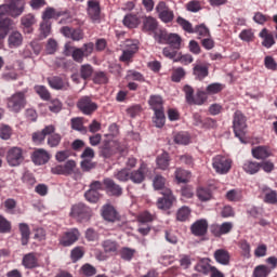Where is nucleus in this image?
Listing matches in <instances>:
<instances>
[{"mask_svg":"<svg viewBox=\"0 0 277 277\" xmlns=\"http://www.w3.org/2000/svg\"><path fill=\"white\" fill-rule=\"evenodd\" d=\"M9 233H12V222L6 220L5 216L0 214V234L1 235H8Z\"/></svg>","mask_w":277,"mask_h":277,"instance_id":"nucleus-45","label":"nucleus"},{"mask_svg":"<svg viewBox=\"0 0 277 277\" xmlns=\"http://www.w3.org/2000/svg\"><path fill=\"white\" fill-rule=\"evenodd\" d=\"M48 137V146H50V148H56V146H60V143L62 142V135L53 132Z\"/></svg>","mask_w":277,"mask_h":277,"instance_id":"nucleus-56","label":"nucleus"},{"mask_svg":"<svg viewBox=\"0 0 277 277\" xmlns=\"http://www.w3.org/2000/svg\"><path fill=\"white\" fill-rule=\"evenodd\" d=\"M103 185H104V192H106L107 196L120 198V196H122L123 194L122 186H120L109 177H106L103 180Z\"/></svg>","mask_w":277,"mask_h":277,"instance_id":"nucleus-12","label":"nucleus"},{"mask_svg":"<svg viewBox=\"0 0 277 277\" xmlns=\"http://www.w3.org/2000/svg\"><path fill=\"white\" fill-rule=\"evenodd\" d=\"M135 53H137V45L132 44L130 49L123 50L122 55L120 56V62H131Z\"/></svg>","mask_w":277,"mask_h":277,"instance_id":"nucleus-44","label":"nucleus"},{"mask_svg":"<svg viewBox=\"0 0 277 277\" xmlns=\"http://www.w3.org/2000/svg\"><path fill=\"white\" fill-rule=\"evenodd\" d=\"M135 249H131L129 247H123L121 250H120V258L123 260V261H132L133 260V256H135Z\"/></svg>","mask_w":277,"mask_h":277,"instance_id":"nucleus-54","label":"nucleus"},{"mask_svg":"<svg viewBox=\"0 0 277 277\" xmlns=\"http://www.w3.org/2000/svg\"><path fill=\"white\" fill-rule=\"evenodd\" d=\"M183 92L185 94V100L188 105H193L194 103V88L189 84L183 87Z\"/></svg>","mask_w":277,"mask_h":277,"instance_id":"nucleus-60","label":"nucleus"},{"mask_svg":"<svg viewBox=\"0 0 277 277\" xmlns=\"http://www.w3.org/2000/svg\"><path fill=\"white\" fill-rule=\"evenodd\" d=\"M169 35L166 29L156 28V30H154V38L158 44H166Z\"/></svg>","mask_w":277,"mask_h":277,"instance_id":"nucleus-39","label":"nucleus"},{"mask_svg":"<svg viewBox=\"0 0 277 277\" xmlns=\"http://www.w3.org/2000/svg\"><path fill=\"white\" fill-rule=\"evenodd\" d=\"M6 161L11 168H16L25 161V156L23 155V148L11 147L6 153Z\"/></svg>","mask_w":277,"mask_h":277,"instance_id":"nucleus-5","label":"nucleus"},{"mask_svg":"<svg viewBox=\"0 0 277 277\" xmlns=\"http://www.w3.org/2000/svg\"><path fill=\"white\" fill-rule=\"evenodd\" d=\"M27 91H19L13 94L11 97L6 100V107L13 114L21 113L22 109H25L27 105V97L25 96Z\"/></svg>","mask_w":277,"mask_h":277,"instance_id":"nucleus-1","label":"nucleus"},{"mask_svg":"<svg viewBox=\"0 0 277 277\" xmlns=\"http://www.w3.org/2000/svg\"><path fill=\"white\" fill-rule=\"evenodd\" d=\"M193 75L198 81H202L209 77V67L205 64H195L193 67Z\"/></svg>","mask_w":277,"mask_h":277,"instance_id":"nucleus-21","label":"nucleus"},{"mask_svg":"<svg viewBox=\"0 0 277 277\" xmlns=\"http://www.w3.org/2000/svg\"><path fill=\"white\" fill-rule=\"evenodd\" d=\"M13 133L14 130L12 129V127L5 123L0 124V140L8 142V140L12 138Z\"/></svg>","mask_w":277,"mask_h":277,"instance_id":"nucleus-38","label":"nucleus"},{"mask_svg":"<svg viewBox=\"0 0 277 277\" xmlns=\"http://www.w3.org/2000/svg\"><path fill=\"white\" fill-rule=\"evenodd\" d=\"M155 214H151L148 211L141 212L137 216L138 224H148L150 222H155Z\"/></svg>","mask_w":277,"mask_h":277,"instance_id":"nucleus-53","label":"nucleus"},{"mask_svg":"<svg viewBox=\"0 0 277 277\" xmlns=\"http://www.w3.org/2000/svg\"><path fill=\"white\" fill-rule=\"evenodd\" d=\"M131 172L129 169H121L115 173V179L117 181H120L121 183H127V181H130Z\"/></svg>","mask_w":277,"mask_h":277,"instance_id":"nucleus-59","label":"nucleus"},{"mask_svg":"<svg viewBox=\"0 0 277 277\" xmlns=\"http://www.w3.org/2000/svg\"><path fill=\"white\" fill-rule=\"evenodd\" d=\"M251 155L254 159L265 161L272 157V148L267 145H259L251 149Z\"/></svg>","mask_w":277,"mask_h":277,"instance_id":"nucleus-16","label":"nucleus"},{"mask_svg":"<svg viewBox=\"0 0 277 277\" xmlns=\"http://www.w3.org/2000/svg\"><path fill=\"white\" fill-rule=\"evenodd\" d=\"M143 27L145 29V31H153L155 32L159 27V23L157 22V19L155 17H146L143 22Z\"/></svg>","mask_w":277,"mask_h":277,"instance_id":"nucleus-43","label":"nucleus"},{"mask_svg":"<svg viewBox=\"0 0 277 277\" xmlns=\"http://www.w3.org/2000/svg\"><path fill=\"white\" fill-rule=\"evenodd\" d=\"M61 34L65 36V38H70L75 42H79V40H83L84 34L81 28H70L68 26H64L61 28Z\"/></svg>","mask_w":277,"mask_h":277,"instance_id":"nucleus-18","label":"nucleus"},{"mask_svg":"<svg viewBox=\"0 0 277 277\" xmlns=\"http://www.w3.org/2000/svg\"><path fill=\"white\" fill-rule=\"evenodd\" d=\"M17 202L13 198H8L2 203V207H4L5 213H10L11 215H14V209H16Z\"/></svg>","mask_w":277,"mask_h":277,"instance_id":"nucleus-58","label":"nucleus"},{"mask_svg":"<svg viewBox=\"0 0 277 277\" xmlns=\"http://www.w3.org/2000/svg\"><path fill=\"white\" fill-rule=\"evenodd\" d=\"M50 159L51 154L42 148L35 149L31 155V160L35 166H44L45 163H49Z\"/></svg>","mask_w":277,"mask_h":277,"instance_id":"nucleus-17","label":"nucleus"},{"mask_svg":"<svg viewBox=\"0 0 277 277\" xmlns=\"http://www.w3.org/2000/svg\"><path fill=\"white\" fill-rule=\"evenodd\" d=\"M238 247L241 250L242 256H245V259H250V256H251V254H250V252H251L250 242H248V240L242 239L238 242Z\"/></svg>","mask_w":277,"mask_h":277,"instance_id":"nucleus-55","label":"nucleus"},{"mask_svg":"<svg viewBox=\"0 0 277 277\" xmlns=\"http://www.w3.org/2000/svg\"><path fill=\"white\" fill-rule=\"evenodd\" d=\"M84 198L85 200H88V202H98L100 198H101V193L96 192V190H92V188H89L85 193H84Z\"/></svg>","mask_w":277,"mask_h":277,"instance_id":"nucleus-57","label":"nucleus"},{"mask_svg":"<svg viewBox=\"0 0 277 277\" xmlns=\"http://www.w3.org/2000/svg\"><path fill=\"white\" fill-rule=\"evenodd\" d=\"M156 12L158 14V18H160L162 23H172V21H174V11H172L163 1H160L157 4Z\"/></svg>","mask_w":277,"mask_h":277,"instance_id":"nucleus-11","label":"nucleus"},{"mask_svg":"<svg viewBox=\"0 0 277 277\" xmlns=\"http://www.w3.org/2000/svg\"><path fill=\"white\" fill-rule=\"evenodd\" d=\"M60 16H65L61 19V23H72V16L68 11H57L54 8H47L42 13V21H51V18H60Z\"/></svg>","mask_w":277,"mask_h":277,"instance_id":"nucleus-6","label":"nucleus"},{"mask_svg":"<svg viewBox=\"0 0 277 277\" xmlns=\"http://www.w3.org/2000/svg\"><path fill=\"white\" fill-rule=\"evenodd\" d=\"M93 72L94 68H92V65L90 64L82 65L80 68V76L82 79H90Z\"/></svg>","mask_w":277,"mask_h":277,"instance_id":"nucleus-64","label":"nucleus"},{"mask_svg":"<svg viewBox=\"0 0 277 277\" xmlns=\"http://www.w3.org/2000/svg\"><path fill=\"white\" fill-rule=\"evenodd\" d=\"M77 107L82 114H84V116H92V114L98 109V105L92 101L91 96L80 97L77 103Z\"/></svg>","mask_w":277,"mask_h":277,"instance_id":"nucleus-7","label":"nucleus"},{"mask_svg":"<svg viewBox=\"0 0 277 277\" xmlns=\"http://www.w3.org/2000/svg\"><path fill=\"white\" fill-rule=\"evenodd\" d=\"M166 44H169L172 49H181V37L176 34H169Z\"/></svg>","mask_w":277,"mask_h":277,"instance_id":"nucleus-48","label":"nucleus"},{"mask_svg":"<svg viewBox=\"0 0 277 277\" xmlns=\"http://www.w3.org/2000/svg\"><path fill=\"white\" fill-rule=\"evenodd\" d=\"M157 166L160 170H168V168L170 167V156H168L167 153L158 156Z\"/></svg>","mask_w":277,"mask_h":277,"instance_id":"nucleus-52","label":"nucleus"},{"mask_svg":"<svg viewBox=\"0 0 277 277\" xmlns=\"http://www.w3.org/2000/svg\"><path fill=\"white\" fill-rule=\"evenodd\" d=\"M18 228L22 236L21 238L22 246H27L29 243V237L31 235L29 225L27 223H19Z\"/></svg>","mask_w":277,"mask_h":277,"instance_id":"nucleus-32","label":"nucleus"},{"mask_svg":"<svg viewBox=\"0 0 277 277\" xmlns=\"http://www.w3.org/2000/svg\"><path fill=\"white\" fill-rule=\"evenodd\" d=\"M148 105L153 111L161 110L163 109V97L161 95H150Z\"/></svg>","mask_w":277,"mask_h":277,"instance_id":"nucleus-31","label":"nucleus"},{"mask_svg":"<svg viewBox=\"0 0 277 277\" xmlns=\"http://www.w3.org/2000/svg\"><path fill=\"white\" fill-rule=\"evenodd\" d=\"M197 198L201 202H209V200L213 198V194L211 193L210 188L200 187L197 189Z\"/></svg>","mask_w":277,"mask_h":277,"instance_id":"nucleus-40","label":"nucleus"},{"mask_svg":"<svg viewBox=\"0 0 277 277\" xmlns=\"http://www.w3.org/2000/svg\"><path fill=\"white\" fill-rule=\"evenodd\" d=\"M70 216L78 222H89L92 217V209L85 203H76L71 207Z\"/></svg>","mask_w":277,"mask_h":277,"instance_id":"nucleus-3","label":"nucleus"},{"mask_svg":"<svg viewBox=\"0 0 277 277\" xmlns=\"http://www.w3.org/2000/svg\"><path fill=\"white\" fill-rule=\"evenodd\" d=\"M154 188L160 192H163L166 188V177L162 175H156L153 181Z\"/></svg>","mask_w":277,"mask_h":277,"instance_id":"nucleus-61","label":"nucleus"},{"mask_svg":"<svg viewBox=\"0 0 277 277\" xmlns=\"http://www.w3.org/2000/svg\"><path fill=\"white\" fill-rule=\"evenodd\" d=\"M163 198H159L157 201L158 209H162L163 211H168V209H172L174 202H176V197L172 194L170 188H164L161 192Z\"/></svg>","mask_w":277,"mask_h":277,"instance_id":"nucleus-8","label":"nucleus"},{"mask_svg":"<svg viewBox=\"0 0 277 277\" xmlns=\"http://www.w3.org/2000/svg\"><path fill=\"white\" fill-rule=\"evenodd\" d=\"M214 259L220 265H228L230 263V253L226 249H219L214 252Z\"/></svg>","mask_w":277,"mask_h":277,"instance_id":"nucleus-27","label":"nucleus"},{"mask_svg":"<svg viewBox=\"0 0 277 277\" xmlns=\"http://www.w3.org/2000/svg\"><path fill=\"white\" fill-rule=\"evenodd\" d=\"M212 168L216 174H228L233 168V160L226 156L217 155L212 159Z\"/></svg>","mask_w":277,"mask_h":277,"instance_id":"nucleus-4","label":"nucleus"},{"mask_svg":"<svg viewBox=\"0 0 277 277\" xmlns=\"http://www.w3.org/2000/svg\"><path fill=\"white\" fill-rule=\"evenodd\" d=\"M81 234L79 233V229L77 228H71L67 232H65L58 239L60 245L63 246L64 248H68L79 241V237Z\"/></svg>","mask_w":277,"mask_h":277,"instance_id":"nucleus-9","label":"nucleus"},{"mask_svg":"<svg viewBox=\"0 0 277 277\" xmlns=\"http://www.w3.org/2000/svg\"><path fill=\"white\" fill-rule=\"evenodd\" d=\"M21 25L23 29H26L27 34H31L34 31V25H36V15L34 13H28L22 16Z\"/></svg>","mask_w":277,"mask_h":277,"instance_id":"nucleus-23","label":"nucleus"},{"mask_svg":"<svg viewBox=\"0 0 277 277\" xmlns=\"http://www.w3.org/2000/svg\"><path fill=\"white\" fill-rule=\"evenodd\" d=\"M175 179L177 183H189V179H192V172L179 168L175 170Z\"/></svg>","mask_w":277,"mask_h":277,"instance_id":"nucleus-36","label":"nucleus"},{"mask_svg":"<svg viewBox=\"0 0 277 277\" xmlns=\"http://www.w3.org/2000/svg\"><path fill=\"white\" fill-rule=\"evenodd\" d=\"M145 172L146 164H141V167L137 170L132 171L130 173V181H132V183H136L137 185L144 183V179H146Z\"/></svg>","mask_w":277,"mask_h":277,"instance_id":"nucleus-24","label":"nucleus"},{"mask_svg":"<svg viewBox=\"0 0 277 277\" xmlns=\"http://www.w3.org/2000/svg\"><path fill=\"white\" fill-rule=\"evenodd\" d=\"M22 265L26 267V269H34V267H38V258H36V253L31 252L25 254L22 260Z\"/></svg>","mask_w":277,"mask_h":277,"instance_id":"nucleus-30","label":"nucleus"},{"mask_svg":"<svg viewBox=\"0 0 277 277\" xmlns=\"http://www.w3.org/2000/svg\"><path fill=\"white\" fill-rule=\"evenodd\" d=\"M94 83L103 84L108 83L109 78L107 77V74L105 71H96L93 77Z\"/></svg>","mask_w":277,"mask_h":277,"instance_id":"nucleus-63","label":"nucleus"},{"mask_svg":"<svg viewBox=\"0 0 277 277\" xmlns=\"http://www.w3.org/2000/svg\"><path fill=\"white\" fill-rule=\"evenodd\" d=\"M248 118L243 116L241 110H236L233 117V129L235 136L243 142V136L246 135V129H248Z\"/></svg>","mask_w":277,"mask_h":277,"instance_id":"nucleus-2","label":"nucleus"},{"mask_svg":"<svg viewBox=\"0 0 277 277\" xmlns=\"http://www.w3.org/2000/svg\"><path fill=\"white\" fill-rule=\"evenodd\" d=\"M154 123L158 129H161L166 124V113L163 111V108L160 110H154Z\"/></svg>","mask_w":277,"mask_h":277,"instance_id":"nucleus-41","label":"nucleus"},{"mask_svg":"<svg viewBox=\"0 0 277 277\" xmlns=\"http://www.w3.org/2000/svg\"><path fill=\"white\" fill-rule=\"evenodd\" d=\"M87 14L92 23H101V2L98 0H88Z\"/></svg>","mask_w":277,"mask_h":277,"instance_id":"nucleus-10","label":"nucleus"},{"mask_svg":"<svg viewBox=\"0 0 277 277\" xmlns=\"http://www.w3.org/2000/svg\"><path fill=\"white\" fill-rule=\"evenodd\" d=\"M34 90L42 101H51V92H49V89H47V87L35 85Z\"/></svg>","mask_w":277,"mask_h":277,"instance_id":"nucleus-46","label":"nucleus"},{"mask_svg":"<svg viewBox=\"0 0 277 277\" xmlns=\"http://www.w3.org/2000/svg\"><path fill=\"white\" fill-rule=\"evenodd\" d=\"M102 248L105 254L109 256H114L118 252L119 245L116 240L106 239L102 242Z\"/></svg>","mask_w":277,"mask_h":277,"instance_id":"nucleus-25","label":"nucleus"},{"mask_svg":"<svg viewBox=\"0 0 277 277\" xmlns=\"http://www.w3.org/2000/svg\"><path fill=\"white\" fill-rule=\"evenodd\" d=\"M260 38L263 39L262 47H265V49H272L273 44H276V40H274V35L267 30V28H264L259 34Z\"/></svg>","mask_w":277,"mask_h":277,"instance_id":"nucleus-26","label":"nucleus"},{"mask_svg":"<svg viewBox=\"0 0 277 277\" xmlns=\"http://www.w3.org/2000/svg\"><path fill=\"white\" fill-rule=\"evenodd\" d=\"M123 25L124 27H129V29H135V27L140 25V19L137 18V15L128 14L123 18Z\"/></svg>","mask_w":277,"mask_h":277,"instance_id":"nucleus-42","label":"nucleus"},{"mask_svg":"<svg viewBox=\"0 0 277 277\" xmlns=\"http://www.w3.org/2000/svg\"><path fill=\"white\" fill-rule=\"evenodd\" d=\"M51 133H55V126L53 124L47 126L42 131L32 133V142L35 144H42L47 135H51Z\"/></svg>","mask_w":277,"mask_h":277,"instance_id":"nucleus-20","label":"nucleus"},{"mask_svg":"<svg viewBox=\"0 0 277 277\" xmlns=\"http://www.w3.org/2000/svg\"><path fill=\"white\" fill-rule=\"evenodd\" d=\"M209 230V222L205 219L197 220L190 226V233L195 237H205Z\"/></svg>","mask_w":277,"mask_h":277,"instance_id":"nucleus-14","label":"nucleus"},{"mask_svg":"<svg viewBox=\"0 0 277 277\" xmlns=\"http://www.w3.org/2000/svg\"><path fill=\"white\" fill-rule=\"evenodd\" d=\"M10 16L12 18H18L25 12V6L27 2L25 0H9L8 2Z\"/></svg>","mask_w":277,"mask_h":277,"instance_id":"nucleus-13","label":"nucleus"},{"mask_svg":"<svg viewBox=\"0 0 277 277\" xmlns=\"http://www.w3.org/2000/svg\"><path fill=\"white\" fill-rule=\"evenodd\" d=\"M233 230V223L232 222H224L221 225L220 224H213L210 227V233L214 237H222L223 235H228Z\"/></svg>","mask_w":277,"mask_h":277,"instance_id":"nucleus-19","label":"nucleus"},{"mask_svg":"<svg viewBox=\"0 0 277 277\" xmlns=\"http://www.w3.org/2000/svg\"><path fill=\"white\" fill-rule=\"evenodd\" d=\"M71 57L74 62H77L78 64L83 63V57H85L83 53V49L81 48H72Z\"/></svg>","mask_w":277,"mask_h":277,"instance_id":"nucleus-62","label":"nucleus"},{"mask_svg":"<svg viewBox=\"0 0 277 277\" xmlns=\"http://www.w3.org/2000/svg\"><path fill=\"white\" fill-rule=\"evenodd\" d=\"M189 217H192V209L187 206L181 207L176 212L177 222H189Z\"/></svg>","mask_w":277,"mask_h":277,"instance_id":"nucleus-34","label":"nucleus"},{"mask_svg":"<svg viewBox=\"0 0 277 277\" xmlns=\"http://www.w3.org/2000/svg\"><path fill=\"white\" fill-rule=\"evenodd\" d=\"M242 169L245 170V172H247V174H256V172L261 170V162L247 160L243 163Z\"/></svg>","mask_w":277,"mask_h":277,"instance_id":"nucleus-35","label":"nucleus"},{"mask_svg":"<svg viewBox=\"0 0 277 277\" xmlns=\"http://www.w3.org/2000/svg\"><path fill=\"white\" fill-rule=\"evenodd\" d=\"M209 93L207 91L197 90L192 105H205L207 103Z\"/></svg>","mask_w":277,"mask_h":277,"instance_id":"nucleus-51","label":"nucleus"},{"mask_svg":"<svg viewBox=\"0 0 277 277\" xmlns=\"http://www.w3.org/2000/svg\"><path fill=\"white\" fill-rule=\"evenodd\" d=\"M10 49H16L23 44V35L18 31H13L8 39Z\"/></svg>","mask_w":277,"mask_h":277,"instance_id":"nucleus-33","label":"nucleus"},{"mask_svg":"<svg viewBox=\"0 0 277 277\" xmlns=\"http://www.w3.org/2000/svg\"><path fill=\"white\" fill-rule=\"evenodd\" d=\"M213 266L209 264V260H200L196 265H195V272H199V274H210L211 269Z\"/></svg>","mask_w":277,"mask_h":277,"instance_id":"nucleus-37","label":"nucleus"},{"mask_svg":"<svg viewBox=\"0 0 277 277\" xmlns=\"http://www.w3.org/2000/svg\"><path fill=\"white\" fill-rule=\"evenodd\" d=\"M272 274V268L267 265H258L253 271V277H267Z\"/></svg>","mask_w":277,"mask_h":277,"instance_id":"nucleus-47","label":"nucleus"},{"mask_svg":"<svg viewBox=\"0 0 277 277\" xmlns=\"http://www.w3.org/2000/svg\"><path fill=\"white\" fill-rule=\"evenodd\" d=\"M174 143L182 146L189 144V134L187 132H179L173 136Z\"/></svg>","mask_w":277,"mask_h":277,"instance_id":"nucleus-50","label":"nucleus"},{"mask_svg":"<svg viewBox=\"0 0 277 277\" xmlns=\"http://www.w3.org/2000/svg\"><path fill=\"white\" fill-rule=\"evenodd\" d=\"M10 27H12V19L10 18L0 19V49H3V38L8 36V31H10Z\"/></svg>","mask_w":277,"mask_h":277,"instance_id":"nucleus-29","label":"nucleus"},{"mask_svg":"<svg viewBox=\"0 0 277 277\" xmlns=\"http://www.w3.org/2000/svg\"><path fill=\"white\" fill-rule=\"evenodd\" d=\"M261 192L264 196V202L266 205H277V192L267 187V186H262Z\"/></svg>","mask_w":277,"mask_h":277,"instance_id":"nucleus-22","label":"nucleus"},{"mask_svg":"<svg viewBox=\"0 0 277 277\" xmlns=\"http://www.w3.org/2000/svg\"><path fill=\"white\" fill-rule=\"evenodd\" d=\"M102 217L106 222H120V214L111 205H104L101 210Z\"/></svg>","mask_w":277,"mask_h":277,"instance_id":"nucleus-15","label":"nucleus"},{"mask_svg":"<svg viewBox=\"0 0 277 277\" xmlns=\"http://www.w3.org/2000/svg\"><path fill=\"white\" fill-rule=\"evenodd\" d=\"M48 83L52 90H66V85H68V83L58 76L49 77Z\"/></svg>","mask_w":277,"mask_h":277,"instance_id":"nucleus-28","label":"nucleus"},{"mask_svg":"<svg viewBox=\"0 0 277 277\" xmlns=\"http://www.w3.org/2000/svg\"><path fill=\"white\" fill-rule=\"evenodd\" d=\"M224 88H226L225 84L220 83V82H214V83L209 84L206 88V92L209 95L220 94V92H222V90H224Z\"/></svg>","mask_w":277,"mask_h":277,"instance_id":"nucleus-49","label":"nucleus"}]
</instances>
